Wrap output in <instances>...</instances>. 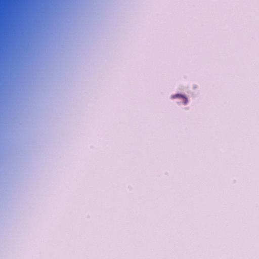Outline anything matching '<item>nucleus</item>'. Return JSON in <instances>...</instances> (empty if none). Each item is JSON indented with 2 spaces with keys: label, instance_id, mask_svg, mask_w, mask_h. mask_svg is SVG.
I'll return each mask as SVG.
<instances>
[{
  "label": "nucleus",
  "instance_id": "nucleus-1",
  "mask_svg": "<svg viewBox=\"0 0 259 259\" xmlns=\"http://www.w3.org/2000/svg\"><path fill=\"white\" fill-rule=\"evenodd\" d=\"M172 98H179L181 99L182 100V103L184 105L187 104V103H188V99H187V98L186 97H185V96H184L183 95L177 94V95L173 96Z\"/></svg>",
  "mask_w": 259,
  "mask_h": 259
}]
</instances>
